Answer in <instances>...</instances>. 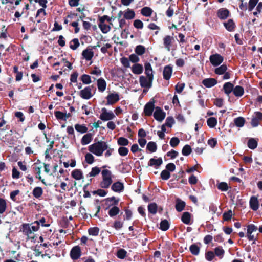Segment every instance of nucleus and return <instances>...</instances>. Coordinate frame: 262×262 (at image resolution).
Wrapping results in <instances>:
<instances>
[{
	"instance_id": "45",
	"label": "nucleus",
	"mask_w": 262,
	"mask_h": 262,
	"mask_svg": "<svg viewBox=\"0 0 262 262\" xmlns=\"http://www.w3.org/2000/svg\"><path fill=\"white\" fill-rule=\"evenodd\" d=\"M185 206V203L184 201L181 200H177L176 204V210L178 212L182 211Z\"/></svg>"
},
{
	"instance_id": "54",
	"label": "nucleus",
	"mask_w": 262,
	"mask_h": 262,
	"mask_svg": "<svg viewBox=\"0 0 262 262\" xmlns=\"http://www.w3.org/2000/svg\"><path fill=\"white\" fill-rule=\"evenodd\" d=\"M126 254L127 252L124 249H120L118 250L116 256L118 258L123 259L126 256Z\"/></svg>"
},
{
	"instance_id": "5",
	"label": "nucleus",
	"mask_w": 262,
	"mask_h": 262,
	"mask_svg": "<svg viewBox=\"0 0 262 262\" xmlns=\"http://www.w3.org/2000/svg\"><path fill=\"white\" fill-rule=\"evenodd\" d=\"M247 237L249 241H255L256 239L255 232L257 230V227L253 224H249L247 226Z\"/></svg>"
},
{
	"instance_id": "28",
	"label": "nucleus",
	"mask_w": 262,
	"mask_h": 262,
	"mask_svg": "<svg viewBox=\"0 0 262 262\" xmlns=\"http://www.w3.org/2000/svg\"><path fill=\"white\" fill-rule=\"evenodd\" d=\"M71 176L76 180H80L83 178L82 171L78 169L73 170L71 173Z\"/></svg>"
},
{
	"instance_id": "9",
	"label": "nucleus",
	"mask_w": 262,
	"mask_h": 262,
	"mask_svg": "<svg viewBox=\"0 0 262 262\" xmlns=\"http://www.w3.org/2000/svg\"><path fill=\"white\" fill-rule=\"evenodd\" d=\"M93 86H88L84 88L80 92V97L84 99H90L93 96L92 93Z\"/></svg>"
},
{
	"instance_id": "35",
	"label": "nucleus",
	"mask_w": 262,
	"mask_h": 262,
	"mask_svg": "<svg viewBox=\"0 0 262 262\" xmlns=\"http://www.w3.org/2000/svg\"><path fill=\"white\" fill-rule=\"evenodd\" d=\"M235 125L238 127H242L245 123V119L242 117H238L234 119Z\"/></svg>"
},
{
	"instance_id": "34",
	"label": "nucleus",
	"mask_w": 262,
	"mask_h": 262,
	"mask_svg": "<svg viewBox=\"0 0 262 262\" xmlns=\"http://www.w3.org/2000/svg\"><path fill=\"white\" fill-rule=\"evenodd\" d=\"M233 93L235 96L241 97L244 94V88L241 86L237 85L233 88Z\"/></svg>"
},
{
	"instance_id": "10",
	"label": "nucleus",
	"mask_w": 262,
	"mask_h": 262,
	"mask_svg": "<svg viewBox=\"0 0 262 262\" xmlns=\"http://www.w3.org/2000/svg\"><path fill=\"white\" fill-rule=\"evenodd\" d=\"M163 45L164 48L168 51H170L173 43L174 42V39L173 36L170 35H166L163 39Z\"/></svg>"
},
{
	"instance_id": "1",
	"label": "nucleus",
	"mask_w": 262,
	"mask_h": 262,
	"mask_svg": "<svg viewBox=\"0 0 262 262\" xmlns=\"http://www.w3.org/2000/svg\"><path fill=\"white\" fill-rule=\"evenodd\" d=\"M106 149L107 143L102 141L93 143L88 146V150L98 157L101 156Z\"/></svg>"
},
{
	"instance_id": "37",
	"label": "nucleus",
	"mask_w": 262,
	"mask_h": 262,
	"mask_svg": "<svg viewBox=\"0 0 262 262\" xmlns=\"http://www.w3.org/2000/svg\"><path fill=\"white\" fill-rule=\"evenodd\" d=\"M227 70V67L226 64H223L220 66L219 67L215 69L214 72L217 75H222L226 72Z\"/></svg>"
},
{
	"instance_id": "44",
	"label": "nucleus",
	"mask_w": 262,
	"mask_h": 262,
	"mask_svg": "<svg viewBox=\"0 0 262 262\" xmlns=\"http://www.w3.org/2000/svg\"><path fill=\"white\" fill-rule=\"evenodd\" d=\"M79 40L77 38H74L70 42V48L75 50L79 46Z\"/></svg>"
},
{
	"instance_id": "15",
	"label": "nucleus",
	"mask_w": 262,
	"mask_h": 262,
	"mask_svg": "<svg viewBox=\"0 0 262 262\" xmlns=\"http://www.w3.org/2000/svg\"><path fill=\"white\" fill-rule=\"evenodd\" d=\"M230 14L229 11L225 8L219 9L216 13L218 18L221 20L227 19L229 16Z\"/></svg>"
},
{
	"instance_id": "20",
	"label": "nucleus",
	"mask_w": 262,
	"mask_h": 262,
	"mask_svg": "<svg viewBox=\"0 0 262 262\" xmlns=\"http://www.w3.org/2000/svg\"><path fill=\"white\" fill-rule=\"evenodd\" d=\"M97 85L99 92L103 93L105 91L106 88V82L103 78H100L97 80Z\"/></svg>"
},
{
	"instance_id": "52",
	"label": "nucleus",
	"mask_w": 262,
	"mask_h": 262,
	"mask_svg": "<svg viewBox=\"0 0 262 262\" xmlns=\"http://www.w3.org/2000/svg\"><path fill=\"white\" fill-rule=\"evenodd\" d=\"M160 228L163 231H166L169 228V223L166 220L162 221L160 223Z\"/></svg>"
},
{
	"instance_id": "3",
	"label": "nucleus",
	"mask_w": 262,
	"mask_h": 262,
	"mask_svg": "<svg viewBox=\"0 0 262 262\" xmlns=\"http://www.w3.org/2000/svg\"><path fill=\"white\" fill-rule=\"evenodd\" d=\"M105 21L111 23V18L107 15H103L99 19L98 26L103 33H107L111 29V27L105 23Z\"/></svg>"
},
{
	"instance_id": "46",
	"label": "nucleus",
	"mask_w": 262,
	"mask_h": 262,
	"mask_svg": "<svg viewBox=\"0 0 262 262\" xmlns=\"http://www.w3.org/2000/svg\"><path fill=\"white\" fill-rule=\"evenodd\" d=\"M191 253L194 255H198L200 252V247L196 244H192L189 248Z\"/></svg>"
},
{
	"instance_id": "43",
	"label": "nucleus",
	"mask_w": 262,
	"mask_h": 262,
	"mask_svg": "<svg viewBox=\"0 0 262 262\" xmlns=\"http://www.w3.org/2000/svg\"><path fill=\"white\" fill-rule=\"evenodd\" d=\"M214 253L216 256L219 257L220 258H222L224 255L225 251L222 247L219 246L215 248Z\"/></svg>"
},
{
	"instance_id": "7",
	"label": "nucleus",
	"mask_w": 262,
	"mask_h": 262,
	"mask_svg": "<svg viewBox=\"0 0 262 262\" xmlns=\"http://www.w3.org/2000/svg\"><path fill=\"white\" fill-rule=\"evenodd\" d=\"M135 15V11L129 8L124 11H120L118 13V17H121L123 16L124 18L128 20L133 19Z\"/></svg>"
},
{
	"instance_id": "17",
	"label": "nucleus",
	"mask_w": 262,
	"mask_h": 262,
	"mask_svg": "<svg viewBox=\"0 0 262 262\" xmlns=\"http://www.w3.org/2000/svg\"><path fill=\"white\" fill-rule=\"evenodd\" d=\"M124 189L123 183L120 182H116L114 183L111 186V189L117 193L122 192Z\"/></svg>"
},
{
	"instance_id": "25",
	"label": "nucleus",
	"mask_w": 262,
	"mask_h": 262,
	"mask_svg": "<svg viewBox=\"0 0 262 262\" xmlns=\"http://www.w3.org/2000/svg\"><path fill=\"white\" fill-rule=\"evenodd\" d=\"M132 71L134 74L140 75L143 73V67L139 63H135L132 67Z\"/></svg>"
},
{
	"instance_id": "62",
	"label": "nucleus",
	"mask_w": 262,
	"mask_h": 262,
	"mask_svg": "<svg viewBox=\"0 0 262 262\" xmlns=\"http://www.w3.org/2000/svg\"><path fill=\"white\" fill-rule=\"evenodd\" d=\"M129 152L128 149L125 147H120L118 148V153L121 156H126Z\"/></svg>"
},
{
	"instance_id": "40",
	"label": "nucleus",
	"mask_w": 262,
	"mask_h": 262,
	"mask_svg": "<svg viewBox=\"0 0 262 262\" xmlns=\"http://www.w3.org/2000/svg\"><path fill=\"white\" fill-rule=\"evenodd\" d=\"M43 193V190L40 187H36L32 191L33 196L36 198H40Z\"/></svg>"
},
{
	"instance_id": "30",
	"label": "nucleus",
	"mask_w": 262,
	"mask_h": 262,
	"mask_svg": "<svg viewBox=\"0 0 262 262\" xmlns=\"http://www.w3.org/2000/svg\"><path fill=\"white\" fill-rule=\"evenodd\" d=\"M233 84L229 82L225 83L223 85V89L224 90L225 93L228 95L233 91Z\"/></svg>"
},
{
	"instance_id": "14",
	"label": "nucleus",
	"mask_w": 262,
	"mask_h": 262,
	"mask_svg": "<svg viewBox=\"0 0 262 262\" xmlns=\"http://www.w3.org/2000/svg\"><path fill=\"white\" fill-rule=\"evenodd\" d=\"M262 120V113L259 112H256L252 116L251 121V124L253 127H256L259 125V121Z\"/></svg>"
},
{
	"instance_id": "18",
	"label": "nucleus",
	"mask_w": 262,
	"mask_h": 262,
	"mask_svg": "<svg viewBox=\"0 0 262 262\" xmlns=\"http://www.w3.org/2000/svg\"><path fill=\"white\" fill-rule=\"evenodd\" d=\"M172 73V67L170 65L165 66L164 68V70H163V75L164 79L166 80H169L171 76Z\"/></svg>"
},
{
	"instance_id": "53",
	"label": "nucleus",
	"mask_w": 262,
	"mask_h": 262,
	"mask_svg": "<svg viewBox=\"0 0 262 262\" xmlns=\"http://www.w3.org/2000/svg\"><path fill=\"white\" fill-rule=\"evenodd\" d=\"M92 154L91 152L86 153L85 155V161L89 164H92L94 162V157Z\"/></svg>"
},
{
	"instance_id": "47",
	"label": "nucleus",
	"mask_w": 262,
	"mask_h": 262,
	"mask_svg": "<svg viewBox=\"0 0 262 262\" xmlns=\"http://www.w3.org/2000/svg\"><path fill=\"white\" fill-rule=\"evenodd\" d=\"M101 171L100 168L98 167H94L92 168L91 172L89 173L88 176L89 177H95L97 176Z\"/></svg>"
},
{
	"instance_id": "19",
	"label": "nucleus",
	"mask_w": 262,
	"mask_h": 262,
	"mask_svg": "<svg viewBox=\"0 0 262 262\" xmlns=\"http://www.w3.org/2000/svg\"><path fill=\"white\" fill-rule=\"evenodd\" d=\"M82 56L86 60H91L94 56V52L92 49L87 48L82 51Z\"/></svg>"
},
{
	"instance_id": "41",
	"label": "nucleus",
	"mask_w": 262,
	"mask_h": 262,
	"mask_svg": "<svg viewBox=\"0 0 262 262\" xmlns=\"http://www.w3.org/2000/svg\"><path fill=\"white\" fill-rule=\"evenodd\" d=\"M146 148L150 152H154L157 150V146L155 142L150 141L148 143Z\"/></svg>"
},
{
	"instance_id": "13",
	"label": "nucleus",
	"mask_w": 262,
	"mask_h": 262,
	"mask_svg": "<svg viewBox=\"0 0 262 262\" xmlns=\"http://www.w3.org/2000/svg\"><path fill=\"white\" fill-rule=\"evenodd\" d=\"M81 249L79 246H76L72 248L70 251V257L73 260L78 259L81 256Z\"/></svg>"
},
{
	"instance_id": "64",
	"label": "nucleus",
	"mask_w": 262,
	"mask_h": 262,
	"mask_svg": "<svg viewBox=\"0 0 262 262\" xmlns=\"http://www.w3.org/2000/svg\"><path fill=\"white\" fill-rule=\"evenodd\" d=\"M88 232L90 235L96 236L99 234V229L98 227L90 228L89 229Z\"/></svg>"
},
{
	"instance_id": "38",
	"label": "nucleus",
	"mask_w": 262,
	"mask_h": 262,
	"mask_svg": "<svg viewBox=\"0 0 262 262\" xmlns=\"http://www.w3.org/2000/svg\"><path fill=\"white\" fill-rule=\"evenodd\" d=\"M257 141L254 138L249 139L247 143L248 147L251 149H254L257 147Z\"/></svg>"
},
{
	"instance_id": "58",
	"label": "nucleus",
	"mask_w": 262,
	"mask_h": 262,
	"mask_svg": "<svg viewBox=\"0 0 262 262\" xmlns=\"http://www.w3.org/2000/svg\"><path fill=\"white\" fill-rule=\"evenodd\" d=\"M54 114L57 119L66 121V113L60 111H56Z\"/></svg>"
},
{
	"instance_id": "6",
	"label": "nucleus",
	"mask_w": 262,
	"mask_h": 262,
	"mask_svg": "<svg viewBox=\"0 0 262 262\" xmlns=\"http://www.w3.org/2000/svg\"><path fill=\"white\" fill-rule=\"evenodd\" d=\"M209 60L213 67H217L223 62L224 57L220 54L215 53L210 56Z\"/></svg>"
},
{
	"instance_id": "49",
	"label": "nucleus",
	"mask_w": 262,
	"mask_h": 262,
	"mask_svg": "<svg viewBox=\"0 0 262 262\" xmlns=\"http://www.w3.org/2000/svg\"><path fill=\"white\" fill-rule=\"evenodd\" d=\"M129 141L128 139L124 137H119L117 140V143L119 145L124 146H126L129 144Z\"/></svg>"
},
{
	"instance_id": "26",
	"label": "nucleus",
	"mask_w": 262,
	"mask_h": 262,
	"mask_svg": "<svg viewBox=\"0 0 262 262\" xmlns=\"http://www.w3.org/2000/svg\"><path fill=\"white\" fill-rule=\"evenodd\" d=\"M162 159L161 158L158 159L151 158L148 162V166H154L158 168L162 164Z\"/></svg>"
},
{
	"instance_id": "60",
	"label": "nucleus",
	"mask_w": 262,
	"mask_h": 262,
	"mask_svg": "<svg viewBox=\"0 0 262 262\" xmlns=\"http://www.w3.org/2000/svg\"><path fill=\"white\" fill-rule=\"evenodd\" d=\"M133 25L135 28L138 29H142L143 28L144 25L143 22L139 19H136L134 20Z\"/></svg>"
},
{
	"instance_id": "16",
	"label": "nucleus",
	"mask_w": 262,
	"mask_h": 262,
	"mask_svg": "<svg viewBox=\"0 0 262 262\" xmlns=\"http://www.w3.org/2000/svg\"><path fill=\"white\" fill-rule=\"evenodd\" d=\"M154 101H149L144 106V113L145 116H150L152 115L155 108Z\"/></svg>"
},
{
	"instance_id": "42",
	"label": "nucleus",
	"mask_w": 262,
	"mask_h": 262,
	"mask_svg": "<svg viewBox=\"0 0 262 262\" xmlns=\"http://www.w3.org/2000/svg\"><path fill=\"white\" fill-rule=\"evenodd\" d=\"M135 52L138 55H142L145 52V48L143 46L138 45L135 48Z\"/></svg>"
},
{
	"instance_id": "29",
	"label": "nucleus",
	"mask_w": 262,
	"mask_h": 262,
	"mask_svg": "<svg viewBox=\"0 0 262 262\" xmlns=\"http://www.w3.org/2000/svg\"><path fill=\"white\" fill-rule=\"evenodd\" d=\"M145 68V73L147 77H150V78H154L153 70L149 62H146L144 63Z\"/></svg>"
},
{
	"instance_id": "59",
	"label": "nucleus",
	"mask_w": 262,
	"mask_h": 262,
	"mask_svg": "<svg viewBox=\"0 0 262 262\" xmlns=\"http://www.w3.org/2000/svg\"><path fill=\"white\" fill-rule=\"evenodd\" d=\"M90 74L96 75L97 76H99L101 75L102 71L98 67L95 66L91 70Z\"/></svg>"
},
{
	"instance_id": "33",
	"label": "nucleus",
	"mask_w": 262,
	"mask_h": 262,
	"mask_svg": "<svg viewBox=\"0 0 262 262\" xmlns=\"http://www.w3.org/2000/svg\"><path fill=\"white\" fill-rule=\"evenodd\" d=\"M120 209L116 205H114L108 210V214L110 217H113L118 215Z\"/></svg>"
},
{
	"instance_id": "31",
	"label": "nucleus",
	"mask_w": 262,
	"mask_h": 262,
	"mask_svg": "<svg viewBox=\"0 0 262 262\" xmlns=\"http://www.w3.org/2000/svg\"><path fill=\"white\" fill-rule=\"evenodd\" d=\"M182 221L185 224H191V214L188 212H185L183 213L181 217Z\"/></svg>"
},
{
	"instance_id": "39",
	"label": "nucleus",
	"mask_w": 262,
	"mask_h": 262,
	"mask_svg": "<svg viewBox=\"0 0 262 262\" xmlns=\"http://www.w3.org/2000/svg\"><path fill=\"white\" fill-rule=\"evenodd\" d=\"M75 128L78 132L81 134L85 133L88 131V127L84 124H76L75 125Z\"/></svg>"
},
{
	"instance_id": "12",
	"label": "nucleus",
	"mask_w": 262,
	"mask_h": 262,
	"mask_svg": "<svg viewBox=\"0 0 262 262\" xmlns=\"http://www.w3.org/2000/svg\"><path fill=\"white\" fill-rule=\"evenodd\" d=\"M165 113L159 107L155 108V111L154 113V117L155 119L159 121H162L165 117Z\"/></svg>"
},
{
	"instance_id": "36",
	"label": "nucleus",
	"mask_w": 262,
	"mask_h": 262,
	"mask_svg": "<svg viewBox=\"0 0 262 262\" xmlns=\"http://www.w3.org/2000/svg\"><path fill=\"white\" fill-rule=\"evenodd\" d=\"M23 232L24 234L28 236L33 233L32 231L31 226L28 224H24L23 225Z\"/></svg>"
},
{
	"instance_id": "55",
	"label": "nucleus",
	"mask_w": 262,
	"mask_h": 262,
	"mask_svg": "<svg viewBox=\"0 0 262 262\" xmlns=\"http://www.w3.org/2000/svg\"><path fill=\"white\" fill-rule=\"evenodd\" d=\"M191 151L192 150L190 146L189 145H186L183 147L182 153L184 156H187L190 154Z\"/></svg>"
},
{
	"instance_id": "8",
	"label": "nucleus",
	"mask_w": 262,
	"mask_h": 262,
	"mask_svg": "<svg viewBox=\"0 0 262 262\" xmlns=\"http://www.w3.org/2000/svg\"><path fill=\"white\" fill-rule=\"evenodd\" d=\"M154 78L141 76L139 78V83L142 88H150L152 85Z\"/></svg>"
},
{
	"instance_id": "48",
	"label": "nucleus",
	"mask_w": 262,
	"mask_h": 262,
	"mask_svg": "<svg viewBox=\"0 0 262 262\" xmlns=\"http://www.w3.org/2000/svg\"><path fill=\"white\" fill-rule=\"evenodd\" d=\"M207 123L209 127L213 128L217 124V120L214 117H210L207 119Z\"/></svg>"
},
{
	"instance_id": "51",
	"label": "nucleus",
	"mask_w": 262,
	"mask_h": 262,
	"mask_svg": "<svg viewBox=\"0 0 262 262\" xmlns=\"http://www.w3.org/2000/svg\"><path fill=\"white\" fill-rule=\"evenodd\" d=\"M7 207V203L5 200L0 198V214L4 213Z\"/></svg>"
},
{
	"instance_id": "50",
	"label": "nucleus",
	"mask_w": 262,
	"mask_h": 262,
	"mask_svg": "<svg viewBox=\"0 0 262 262\" xmlns=\"http://www.w3.org/2000/svg\"><path fill=\"white\" fill-rule=\"evenodd\" d=\"M148 210L150 213L153 214H156L157 211V204L155 203L149 204L148 205Z\"/></svg>"
},
{
	"instance_id": "57",
	"label": "nucleus",
	"mask_w": 262,
	"mask_h": 262,
	"mask_svg": "<svg viewBox=\"0 0 262 262\" xmlns=\"http://www.w3.org/2000/svg\"><path fill=\"white\" fill-rule=\"evenodd\" d=\"M217 187L219 190L222 191H227L229 188L227 183H226V182L219 183L217 184Z\"/></svg>"
},
{
	"instance_id": "11",
	"label": "nucleus",
	"mask_w": 262,
	"mask_h": 262,
	"mask_svg": "<svg viewBox=\"0 0 262 262\" xmlns=\"http://www.w3.org/2000/svg\"><path fill=\"white\" fill-rule=\"evenodd\" d=\"M106 100L107 105H113L119 101V95L117 93L114 92L107 96Z\"/></svg>"
},
{
	"instance_id": "27",
	"label": "nucleus",
	"mask_w": 262,
	"mask_h": 262,
	"mask_svg": "<svg viewBox=\"0 0 262 262\" xmlns=\"http://www.w3.org/2000/svg\"><path fill=\"white\" fill-rule=\"evenodd\" d=\"M93 140V135L91 133L85 134L81 140V143L82 145L89 144Z\"/></svg>"
},
{
	"instance_id": "61",
	"label": "nucleus",
	"mask_w": 262,
	"mask_h": 262,
	"mask_svg": "<svg viewBox=\"0 0 262 262\" xmlns=\"http://www.w3.org/2000/svg\"><path fill=\"white\" fill-rule=\"evenodd\" d=\"M120 61L122 64L126 68L130 67L129 59L123 57L120 59Z\"/></svg>"
},
{
	"instance_id": "21",
	"label": "nucleus",
	"mask_w": 262,
	"mask_h": 262,
	"mask_svg": "<svg viewBox=\"0 0 262 262\" xmlns=\"http://www.w3.org/2000/svg\"><path fill=\"white\" fill-rule=\"evenodd\" d=\"M223 25L226 30L229 32H233L236 27L235 24L232 19H229L227 21L223 23Z\"/></svg>"
},
{
	"instance_id": "4",
	"label": "nucleus",
	"mask_w": 262,
	"mask_h": 262,
	"mask_svg": "<svg viewBox=\"0 0 262 262\" xmlns=\"http://www.w3.org/2000/svg\"><path fill=\"white\" fill-rule=\"evenodd\" d=\"M115 118V115L112 111H108L105 107H103L101 109V113L99 116V118L101 120L103 121H107L113 120Z\"/></svg>"
},
{
	"instance_id": "32",
	"label": "nucleus",
	"mask_w": 262,
	"mask_h": 262,
	"mask_svg": "<svg viewBox=\"0 0 262 262\" xmlns=\"http://www.w3.org/2000/svg\"><path fill=\"white\" fill-rule=\"evenodd\" d=\"M152 9L149 7H144L141 10V14L145 17H149L153 13Z\"/></svg>"
},
{
	"instance_id": "56",
	"label": "nucleus",
	"mask_w": 262,
	"mask_h": 262,
	"mask_svg": "<svg viewBox=\"0 0 262 262\" xmlns=\"http://www.w3.org/2000/svg\"><path fill=\"white\" fill-rule=\"evenodd\" d=\"M81 80L85 84H89L92 82L90 76L87 74L82 75L81 77Z\"/></svg>"
},
{
	"instance_id": "22",
	"label": "nucleus",
	"mask_w": 262,
	"mask_h": 262,
	"mask_svg": "<svg viewBox=\"0 0 262 262\" xmlns=\"http://www.w3.org/2000/svg\"><path fill=\"white\" fill-rule=\"evenodd\" d=\"M250 206L251 208L254 210L256 211L259 207V202L258 199L255 196L251 197L249 201Z\"/></svg>"
},
{
	"instance_id": "23",
	"label": "nucleus",
	"mask_w": 262,
	"mask_h": 262,
	"mask_svg": "<svg viewBox=\"0 0 262 262\" xmlns=\"http://www.w3.org/2000/svg\"><path fill=\"white\" fill-rule=\"evenodd\" d=\"M119 199H116L115 196L107 198L105 200V204L107 206L106 209L111 206L117 205L119 203Z\"/></svg>"
},
{
	"instance_id": "63",
	"label": "nucleus",
	"mask_w": 262,
	"mask_h": 262,
	"mask_svg": "<svg viewBox=\"0 0 262 262\" xmlns=\"http://www.w3.org/2000/svg\"><path fill=\"white\" fill-rule=\"evenodd\" d=\"M129 59L130 61L133 63H138V62L140 61V58L138 57V55L136 54H132L129 56Z\"/></svg>"
},
{
	"instance_id": "2",
	"label": "nucleus",
	"mask_w": 262,
	"mask_h": 262,
	"mask_svg": "<svg viewBox=\"0 0 262 262\" xmlns=\"http://www.w3.org/2000/svg\"><path fill=\"white\" fill-rule=\"evenodd\" d=\"M102 181L100 183L101 188L106 189L110 187L113 183V177L111 171L108 169H104L101 171Z\"/></svg>"
},
{
	"instance_id": "24",
	"label": "nucleus",
	"mask_w": 262,
	"mask_h": 262,
	"mask_svg": "<svg viewBox=\"0 0 262 262\" xmlns=\"http://www.w3.org/2000/svg\"><path fill=\"white\" fill-rule=\"evenodd\" d=\"M202 83L207 88H211L217 83V81L212 78H206L202 81Z\"/></svg>"
}]
</instances>
